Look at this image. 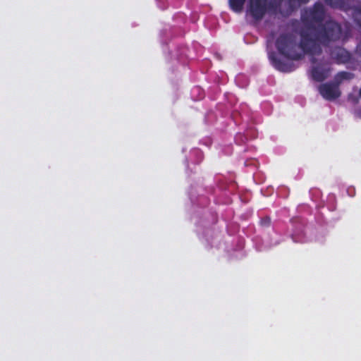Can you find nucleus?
Returning a JSON list of instances; mask_svg holds the SVG:
<instances>
[{"instance_id": "f257e3e1", "label": "nucleus", "mask_w": 361, "mask_h": 361, "mask_svg": "<svg viewBox=\"0 0 361 361\" xmlns=\"http://www.w3.org/2000/svg\"><path fill=\"white\" fill-rule=\"evenodd\" d=\"M300 35L302 51L311 56L319 55L322 51V46L328 47L331 42L348 38V32L343 30L341 24L333 20L317 26L309 25L300 30Z\"/></svg>"}, {"instance_id": "f03ea898", "label": "nucleus", "mask_w": 361, "mask_h": 361, "mask_svg": "<svg viewBox=\"0 0 361 361\" xmlns=\"http://www.w3.org/2000/svg\"><path fill=\"white\" fill-rule=\"evenodd\" d=\"M275 47L281 55L293 61L302 59L305 54L300 42L298 43L296 35L291 32L280 34L276 39Z\"/></svg>"}, {"instance_id": "7ed1b4c3", "label": "nucleus", "mask_w": 361, "mask_h": 361, "mask_svg": "<svg viewBox=\"0 0 361 361\" xmlns=\"http://www.w3.org/2000/svg\"><path fill=\"white\" fill-rule=\"evenodd\" d=\"M281 4L282 0H249L247 12L255 20L260 21L267 13L271 15L282 13Z\"/></svg>"}, {"instance_id": "20e7f679", "label": "nucleus", "mask_w": 361, "mask_h": 361, "mask_svg": "<svg viewBox=\"0 0 361 361\" xmlns=\"http://www.w3.org/2000/svg\"><path fill=\"white\" fill-rule=\"evenodd\" d=\"M320 94L326 100L332 101L341 96L338 85L335 82H326L319 86Z\"/></svg>"}, {"instance_id": "39448f33", "label": "nucleus", "mask_w": 361, "mask_h": 361, "mask_svg": "<svg viewBox=\"0 0 361 361\" xmlns=\"http://www.w3.org/2000/svg\"><path fill=\"white\" fill-rule=\"evenodd\" d=\"M268 58L271 64L279 71L283 73H290L295 69V65L292 62H286L280 59L275 51H271L268 53Z\"/></svg>"}, {"instance_id": "423d86ee", "label": "nucleus", "mask_w": 361, "mask_h": 361, "mask_svg": "<svg viewBox=\"0 0 361 361\" xmlns=\"http://www.w3.org/2000/svg\"><path fill=\"white\" fill-rule=\"evenodd\" d=\"M331 68L327 62H322L313 66L311 70L312 80L317 82H322L330 75Z\"/></svg>"}, {"instance_id": "0eeeda50", "label": "nucleus", "mask_w": 361, "mask_h": 361, "mask_svg": "<svg viewBox=\"0 0 361 361\" xmlns=\"http://www.w3.org/2000/svg\"><path fill=\"white\" fill-rule=\"evenodd\" d=\"M308 17L311 22L322 24L325 17L324 6L319 2L315 3L309 11Z\"/></svg>"}, {"instance_id": "6e6552de", "label": "nucleus", "mask_w": 361, "mask_h": 361, "mask_svg": "<svg viewBox=\"0 0 361 361\" xmlns=\"http://www.w3.org/2000/svg\"><path fill=\"white\" fill-rule=\"evenodd\" d=\"M324 1L331 8L348 11L350 8L351 1L354 0H324Z\"/></svg>"}, {"instance_id": "1a4fd4ad", "label": "nucleus", "mask_w": 361, "mask_h": 361, "mask_svg": "<svg viewBox=\"0 0 361 361\" xmlns=\"http://www.w3.org/2000/svg\"><path fill=\"white\" fill-rule=\"evenodd\" d=\"M351 13L353 18L356 24L361 27V2L351 1L350 8L347 11Z\"/></svg>"}, {"instance_id": "9d476101", "label": "nucleus", "mask_w": 361, "mask_h": 361, "mask_svg": "<svg viewBox=\"0 0 361 361\" xmlns=\"http://www.w3.org/2000/svg\"><path fill=\"white\" fill-rule=\"evenodd\" d=\"M336 59L338 63H347L350 59V55L345 49L339 47L336 49Z\"/></svg>"}, {"instance_id": "9b49d317", "label": "nucleus", "mask_w": 361, "mask_h": 361, "mask_svg": "<svg viewBox=\"0 0 361 361\" xmlns=\"http://www.w3.org/2000/svg\"><path fill=\"white\" fill-rule=\"evenodd\" d=\"M246 0H228L229 8L235 13L243 11Z\"/></svg>"}, {"instance_id": "f8f14e48", "label": "nucleus", "mask_w": 361, "mask_h": 361, "mask_svg": "<svg viewBox=\"0 0 361 361\" xmlns=\"http://www.w3.org/2000/svg\"><path fill=\"white\" fill-rule=\"evenodd\" d=\"M310 0H287L288 4V9L285 13L281 8L282 13L280 14L282 16H288L298 6H299L301 4H306Z\"/></svg>"}, {"instance_id": "ddd939ff", "label": "nucleus", "mask_w": 361, "mask_h": 361, "mask_svg": "<svg viewBox=\"0 0 361 361\" xmlns=\"http://www.w3.org/2000/svg\"><path fill=\"white\" fill-rule=\"evenodd\" d=\"M353 78V74L346 71L338 73L334 77V82L338 86L343 80H349Z\"/></svg>"}, {"instance_id": "4468645a", "label": "nucleus", "mask_w": 361, "mask_h": 361, "mask_svg": "<svg viewBox=\"0 0 361 361\" xmlns=\"http://www.w3.org/2000/svg\"><path fill=\"white\" fill-rule=\"evenodd\" d=\"M260 223L262 226L268 227L271 224V219L269 216H266L261 219Z\"/></svg>"}, {"instance_id": "2eb2a0df", "label": "nucleus", "mask_w": 361, "mask_h": 361, "mask_svg": "<svg viewBox=\"0 0 361 361\" xmlns=\"http://www.w3.org/2000/svg\"><path fill=\"white\" fill-rule=\"evenodd\" d=\"M356 51L357 53L361 56V42L360 43L357 45V49H356Z\"/></svg>"}, {"instance_id": "dca6fc26", "label": "nucleus", "mask_w": 361, "mask_h": 361, "mask_svg": "<svg viewBox=\"0 0 361 361\" xmlns=\"http://www.w3.org/2000/svg\"><path fill=\"white\" fill-rule=\"evenodd\" d=\"M311 62H312V63H316V59H315L314 57H312V58L311 59Z\"/></svg>"}]
</instances>
